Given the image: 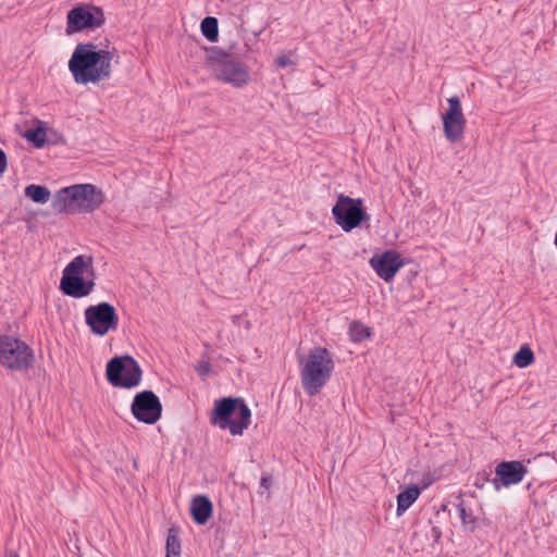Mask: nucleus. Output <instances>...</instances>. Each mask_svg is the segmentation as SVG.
<instances>
[{
    "label": "nucleus",
    "instance_id": "nucleus-1",
    "mask_svg": "<svg viewBox=\"0 0 557 557\" xmlns=\"http://www.w3.org/2000/svg\"><path fill=\"white\" fill-rule=\"evenodd\" d=\"M113 57L114 50L99 49L92 42L78 44L69 61V70L77 84H98L111 77Z\"/></svg>",
    "mask_w": 557,
    "mask_h": 557
},
{
    "label": "nucleus",
    "instance_id": "nucleus-2",
    "mask_svg": "<svg viewBox=\"0 0 557 557\" xmlns=\"http://www.w3.org/2000/svg\"><path fill=\"white\" fill-rule=\"evenodd\" d=\"M334 361L330 351L321 346L312 348L299 359L301 386L307 395L315 396L330 381Z\"/></svg>",
    "mask_w": 557,
    "mask_h": 557
},
{
    "label": "nucleus",
    "instance_id": "nucleus-3",
    "mask_svg": "<svg viewBox=\"0 0 557 557\" xmlns=\"http://www.w3.org/2000/svg\"><path fill=\"white\" fill-rule=\"evenodd\" d=\"M104 201L101 189L92 184H75L61 188L52 202L59 213H90Z\"/></svg>",
    "mask_w": 557,
    "mask_h": 557
},
{
    "label": "nucleus",
    "instance_id": "nucleus-4",
    "mask_svg": "<svg viewBox=\"0 0 557 557\" xmlns=\"http://www.w3.org/2000/svg\"><path fill=\"white\" fill-rule=\"evenodd\" d=\"M95 269L91 256L78 255L62 272L60 289L66 296L83 298L95 289Z\"/></svg>",
    "mask_w": 557,
    "mask_h": 557
},
{
    "label": "nucleus",
    "instance_id": "nucleus-5",
    "mask_svg": "<svg viewBox=\"0 0 557 557\" xmlns=\"http://www.w3.org/2000/svg\"><path fill=\"white\" fill-rule=\"evenodd\" d=\"M251 411L242 398H223L215 401L211 423L232 435H242L249 426Z\"/></svg>",
    "mask_w": 557,
    "mask_h": 557
},
{
    "label": "nucleus",
    "instance_id": "nucleus-6",
    "mask_svg": "<svg viewBox=\"0 0 557 557\" xmlns=\"http://www.w3.org/2000/svg\"><path fill=\"white\" fill-rule=\"evenodd\" d=\"M34 363L33 349L22 339L0 335V364L12 371H27Z\"/></svg>",
    "mask_w": 557,
    "mask_h": 557
},
{
    "label": "nucleus",
    "instance_id": "nucleus-7",
    "mask_svg": "<svg viewBox=\"0 0 557 557\" xmlns=\"http://www.w3.org/2000/svg\"><path fill=\"white\" fill-rule=\"evenodd\" d=\"M106 375L112 386L131 389L139 385L143 371L133 357L125 355L107 363Z\"/></svg>",
    "mask_w": 557,
    "mask_h": 557
},
{
    "label": "nucleus",
    "instance_id": "nucleus-8",
    "mask_svg": "<svg viewBox=\"0 0 557 557\" xmlns=\"http://www.w3.org/2000/svg\"><path fill=\"white\" fill-rule=\"evenodd\" d=\"M361 198H351L341 194L336 203L332 208V214L337 225L345 232H350L358 227L363 221H369L370 216L362 206Z\"/></svg>",
    "mask_w": 557,
    "mask_h": 557
},
{
    "label": "nucleus",
    "instance_id": "nucleus-9",
    "mask_svg": "<svg viewBox=\"0 0 557 557\" xmlns=\"http://www.w3.org/2000/svg\"><path fill=\"white\" fill-rule=\"evenodd\" d=\"M84 315L90 332L97 336H104L119 327L116 309L109 302L103 301L87 307Z\"/></svg>",
    "mask_w": 557,
    "mask_h": 557
},
{
    "label": "nucleus",
    "instance_id": "nucleus-10",
    "mask_svg": "<svg viewBox=\"0 0 557 557\" xmlns=\"http://www.w3.org/2000/svg\"><path fill=\"white\" fill-rule=\"evenodd\" d=\"M213 74L218 81L231 85L234 88H242L249 82L248 69L230 54L222 53L212 62Z\"/></svg>",
    "mask_w": 557,
    "mask_h": 557
},
{
    "label": "nucleus",
    "instance_id": "nucleus-11",
    "mask_svg": "<svg viewBox=\"0 0 557 557\" xmlns=\"http://www.w3.org/2000/svg\"><path fill=\"white\" fill-rule=\"evenodd\" d=\"M104 14L97 7H75L66 16V35L78 33L86 28H98L104 24Z\"/></svg>",
    "mask_w": 557,
    "mask_h": 557
},
{
    "label": "nucleus",
    "instance_id": "nucleus-12",
    "mask_svg": "<svg viewBox=\"0 0 557 557\" xmlns=\"http://www.w3.org/2000/svg\"><path fill=\"white\" fill-rule=\"evenodd\" d=\"M131 410L138 421L153 424L161 417L162 405L153 392L144 391L134 397Z\"/></svg>",
    "mask_w": 557,
    "mask_h": 557
},
{
    "label": "nucleus",
    "instance_id": "nucleus-13",
    "mask_svg": "<svg viewBox=\"0 0 557 557\" xmlns=\"http://www.w3.org/2000/svg\"><path fill=\"white\" fill-rule=\"evenodd\" d=\"M448 109L443 114L444 133L447 140L455 143L462 138L466 119L462 113L461 102L457 96L447 99Z\"/></svg>",
    "mask_w": 557,
    "mask_h": 557
},
{
    "label": "nucleus",
    "instance_id": "nucleus-14",
    "mask_svg": "<svg viewBox=\"0 0 557 557\" xmlns=\"http://www.w3.org/2000/svg\"><path fill=\"white\" fill-rule=\"evenodd\" d=\"M369 263L376 275L385 282L392 281L396 273L406 264L400 255L392 249L374 255Z\"/></svg>",
    "mask_w": 557,
    "mask_h": 557
},
{
    "label": "nucleus",
    "instance_id": "nucleus-15",
    "mask_svg": "<svg viewBox=\"0 0 557 557\" xmlns=\"http://www.w3.org/2000/svg\"><path fill=\"white\" fill-rule=\"evenodd\" d=\"M528 470L521 461H503L496 466V476L492 480V482L495 488L498 491L500 485L508 487L510 485L519 484L523 480Z\"/></svg>",
    "mask_w": 557,
    "mask_h": 557
},
{
    "label": "nucleus",
    "instance_id": "nucleus-16",
    "mask_svg": "<svg viewBox=\"0 0 557 557\" xmlns=\"http://www.w3.org/2000/svg\"><path fill=\"white\" fill-rule=\"evenodd\" d=\"M213 505L208 496L197 495L191 499L190 513L197 524H205L212 516Z\"/></svg>",
    "mask_w": 557,
    "mask_h": 557
},
{
    "label": "nucleus",
    "instance_id": "nucleus-17",
    "mask_svg": "<svg viewBox=\"0 0 557 557\" xmlns=\"http://www.w3.org/2000/svg\"><path fill=\"white\" fill-rule=\"evenodd\" d=\"M420 495L418 486L412 485L397 495V515H403L417 500Z\"/></svg>",
    "mask_w": 557,
    "mask_h": 557
},
{
    "label": "nucleus",
    "instance_id": "nucleus-18",
    "mask_svg": "<svg viewBox=\"0 0 557 557\" xmlns=\"http://www.w3.org/2000/svg\"><path fill=\"white\" fill-rule=\"evenodd\" d=\"M24 194L36 203H46L49 201L51 193L46 186L30 184L26 186Z\"/></svg>",
    "mask_w": 557,
    "mask_h": 557
},
{
    "label": "nucleus",
    "instance_id": "nucleus-19",
    "mask_svg": "<svg viewBox=\"0 0 557 557\" xmlns=\"http://www.w3.org/2000/svg\"><path fill=\"white\" fill-rule=\"evenodd\" d=\"M457 511L461 520L462 527L468 532H473L476 529V518L471 510H467L463 502L457 505Z\"/></svg>",
    "mask_w": 557,
    "mask_h": 557
},
{
    "label": "nucleus",
    "instance_id": "nucleus-20",
    "mask_svg": "<svg viewBox=\"0 0 557 557\" xmlns=\"http://www.w3.org/2000/svg\"><path fill=\"white\" fill-rule=\"evenodd\" d=\"M25 138L34 144L36 148H42L47 141L46 128L40 124L25 132Z\"/></svg>",
    "mask_w": 557,
    "mask_h": 557
},
{
    "label": "nucleus",
    "instance_id": "nucleus-21",
    "mask_svg": "<svg viewBox=\"0 0 557 557\" xmlns=\"http://www.w3.org/2000/svg\"><path fill=\"white\" fill-rule=\"evenodd\" d=\"M534 361V354L532 349L524 345L521 346L520 349L513 356V363L518 368H527L532 364Z\"/></svg>",
    "mask_w": 557,
    "mask_h": 557
},
{
    "label": "nucleus",
    "instance_id": "nucleus-22",
    "mask_svg": "<svg viewBox=\"0 0 557 557\" xmlns=\"http://www.w3.org/2000/svg\"><path fill=\"white\" fill-rule=\"evenodd\" d=\"M201 32L203 36L210 40L215 41L219 36L218 20L215 17H206L201 22Z\"/></svg>",
    "mask_w": 557,
    "mask_h": 557
},
{
    "label": "nucleus",
    "instance_id": "nucleus-23",
    "mask_svg": "<svg viewBox=\"0 0 557 557\" xmlns=\"http://www.w3.org/2000/svg\"><path fill=\"white\" fill-rule=\"evenodd\" d=\"M349 335L352 342L360 343L370 337V330L361 322L355 321L349 326Z\"/></svg>",
    "mask_w": 557,
    "mask_h": 557
},
{
    "label": "nucleus",
    "instance_id": "nucleus-24",
    "mask_svg": "<svg viewBox=\"0 0 557 557\" xmlns=\"http://www.w3.org/2000/svg\"><path fill=\"white\" fill-rule=\"evenodd\" d=\"M181 541L175 532V530L172 528L169 530L168 536H166V544H165V550L166 554L170 555H181Z\"/></svg>",
    "mask_w": 557,
    "mask_h": 557
},
{
    "label": "nucleus",
    "instance_id": "nucleus-25",
    "mask_svg": "<svg viewBox=\"0 0 557 557\" xmlns=\"http://www.w3.org/2000/svg\"><path fill=\"white\" fill-rule=\"evenodd\" d=\"M196 370L201 376L208 375L211 371L210 362L207 360L199 361L198 366L196 367Z\"/></svg>",
    "mask_w": 557,
    "mask_h": 557
},
{
    "label": "nucleus",
    "instance_id": "nucleus-26",
    "mask_svg": "<svg viewBox=\"0 0 557 557\" xmlns=\"http://www.w3.org/2000/svg\"><path fill=\"white\" fill-rule=\"evenodd\" d=\"M276 64H277V66H280V67H283V69H284V67H287V66H289V65H294V64H295V62L289 58V55H287V54H281V55H278V57H277V59H276Z\"/></svg>",
    "mask_w": 557,
    "mask_h": 557
},
{
    "label": "nucleus",
    "instance_id": "nucleus-27",
    "mask_svg": "<svg viewBox=\"0 0 557 557\" xmlns=\"http://www.w3.org/2000/svg\"><path fill=\"white\" fill-rule=\"evenodd\" d=\"M488 481V474L486 472L479 473L475 481L474 486L478 488H482L484 486V483Z\"/></svg>",
    "mask_w": 557,
    "mask_h": 557
},
{
    "label": "nucleus",
    "instance_id": "nucleus-28",
    "mask_svg": "<svg viewBox=\"0 0 557 557\" xmlns=\"http://www.w3.org/2000/svg\"><path fill=\"white\" fill-rule=\"evenodd\" d=\"M8 160L5 152L0 148V176L5 172Z\"/></svg>",
    "mask_w": 557,
    "mask_h": 557
},
{
    "label": "nucleus",
    "instance_id": "nucleus-29",
    "mask_svg": "<svg viewBox=\"0 0 557 557\" xmlns=\"http://www.w3.org/2000/svg\"><path fill=\"white\" fill-rule=\"evenodd\" d=\"M271 483H272V480H271V476L270 475H262L261 480H260V487L263 488L264 491H268L271 486Z\"/></svg>",
    "mask_w": 557,
    "mask_h": 557
},
{
    "label": "nucleus",
    "instance_id": "nucleus-30",
    "mask_svg": "<svg viewBox=\"0 0 557 557\" xmlns=\"http://www.w3.org/2000/svg\"><path fill=\"white\" fill-rule=\"evenodd\" d=\"M432 531H433L434 536H435L436 539H438V537L441 536V531H440L437 528H433V529H432Z\"/></svg>",
    "mask_w": 557,
    "mask_h": 557
},
{
    "label": "nucleus",
    "instance_id": "nucleus-31",
    "mask_svg": "<svg viewBox=\"0 0 557 557\" xmlns=\"http://www.w3.org/2000/svg\"><path fill=\"white\" fill-rule=\"evenodd\" d=\"M165 557H181V555H170V554H165Z\"/></svg>",
    "mask_w": 557,
    "mask_h": 557
},
{
    "label": "nucleus",
    "instance_id": "nucleus-32",
    "mask_svg": "<svg viewBox=\"0 0 557 557\" xmlns=\"http://www.w3.org/2000/svg\"><path fill=\"white\" fill-rule=\"evenodd\" d=\"M10 557H20L16 553H11Z\"/></svg>",
    "mask_w": 557,
    "mask_h": 557
},
{
    "label": "nucleus",
    "instance_id": "nucleus-33",
    "mask_svg": "<svg viewBox=\"0 0 557 557\" xmlns=\"http://www.w3.org/2000/svg\"><path fill=\"white\" fill-rule=\"evenodd\" d=\"M555 245L557 247V231H556V235H555Z\"/></svg>",
    "mask_w": 557,
    "mask_h": 557
}]
</instances>
